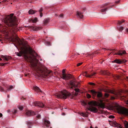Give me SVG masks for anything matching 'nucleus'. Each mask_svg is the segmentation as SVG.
<instances>
[{"instance_id": "nucleus-45", "label": "nucleus", "mask_w": 128, "mask_h": 128, "mask_svg": "<svg viewBox=\"0 0 128 128\" xmlns=\"http://www.w3.org/2000/svg\"><path fill=\"white\" fill-rule=\"evenodd\" d=\"M82 62H81V63H78L77 64V66H80V65H81L82 64Z\"/></svg>"}, {"instance_id": "nucleus-63", "label": "nucleus", "mask_w": 128, "mask_h": 128, "mask_svg": "<svg viewBox=\"0 0 128 128\" xmlns=\"http://www.w3.org/2000/svg\"><path fill=\"white\" fill-rule=\"evenodd\" d=\"M85 105H86V103H85Z\"/></svg>"}, {"instance_id": "nucleus-33", "label": "nucleus", "mask_w": 128, "mask_h": 128, "mask_svg": "<svg viewBox=\"0 0 128 128\" xmlns=\"http://www.w3.org/2000/svg\"><path fill=\"white\" fill-rule=\"evenodd\" d=\"M37 20V18H35L33 20H32V22H36Z\"/></svg>"}, {"instance_id": "nucleus-13", "label": "nucleus", "mask_w": 128, "mask_h": 128, "mask_svg": "<svg viewBox=\"0 0 128 128\" xmlns=\"http://www.w3.org/2000/svg\"><path fill=\"white\" fill-rule=\"evenodd\" d=\"M13 88L12 86H11L7 88V90H5L3 88L0 86V91L2 92H7V91H9L11 90Z\"/></svg>"}, {"instance_id": "nucleus-39", "label": "nucleus", "mask_w": 128, "mask_h": 128, "mask_svg": "<svg viewBox=\"0 0 128 128\" xmlns=\"http://www.w3.org/2000/svg\"><path fill=\"white\" fill-rule=\"evenodd\" d=\"M80 115L83 116H86V114L82 112L81 113Z\"/></svg>"}, {"instance_id": "nucleus-28", "label": "nucleus", "mask_w": 128, "mask_h": 128, "mask_svg": "<svg viewBox=\"0 0 128 128\" xmlns=\"http://www.w3.org/2000/svg\"><path fill=\"white\" fill-rule=\"evenodd\" d=\"M124 125L125 128H128V122L125 121L124 122Z\"/></svg>"}, {"instance_id": "nucleus-46", "label": "nucleus", "mask_w": 128, "mask_h": 128, "mask_svg": "<svg viewBox=\"0 0 128 128\" xmlns=\"http://www.w3.org/2000/svg\"><path fill=\"white\" fill-rule=\"evenodd\" d=\"M64 15L62 14H61L59 15V16L61 18H63Z\"/></svg>"}, {"instance_id": "nucleus-26", "label": "nucleus", "mask_w": 128, "mask_h": 128, "mask_svg": "<svg viewBox=\"0 0 128 128\" xmlns=\"http://www.w3.org/2000/svg\"><path fill=\"white\" fill-rule=\"evenodd\" d=\"M34 89L35 91H36L38 92H42V91L37 86L34 87Z\"/></svg>"}, {"instance_id": "nucleus-14", "label": "nucleus", "mask_w": 128, "mask_h": 128, "mask_svg": "<svg viewBox=\"0 0 128 128\" xmlns=\"http://www.w3.org/2000/svg\"><path fill=\"white\" fill-rule=\"evenodd\" d=\"M25 114L26 116H29L35 115V113L32 110H26V111Z\"/></svg>"}, {"instance_id": "nucleus-41", "label": "nucleus", "mask_w": 128, "mask_h": 128, "mask_svg": "<svg viewBox=\"0 0 128 128\" xmlns=\"http://www.w3.org/2000/svg\"><path fill=\"white\" fill-rule=\"evenodd\" d=\"M114 118V116L111 115L109 116V118Z\"/></svg>"}, {"instance_id": "nucleus-57", "label": "nucleus", "mask_w": 128, "mask_h": 128, "mask_svg": "<svg viewBox=\"0 0 128 128\" xmlns=\"http://www.w3.org/2000/svg\"><path fill=\"white\" fill-rule=\"evenodd\" d=\"M8 112H10V110H8Z\"/></svg>"}, {"instance_id": "nucleus-24", "label": "nucleus", "mask_w": 128, "mask_h": 128, "mask_svg": "<svg viewBox=\"0 0 128 128\" xmlns=\"http://www.w3.org/2000/svg\"><path fill=\"white\" fill-rule=\"evenodd\" d=\"M114 62L118 64H121L122 63V62L120 60L118 59H116L113 61Z\"/></svg>"}, {"instance_id": "nucleus-34", "label": "nucleus", "mask_w": 128, "mask_h": 128, "mask_svg": "<svg viewBox=\"0 0 128 128\" xmlns=\"http://www.w3.org/2000/svg\"><path fill=\"white\" fill-rule=\"evenodd\" d=\"M123 27L122 26H120L119 28H118V29L120 31H121L123 30Z\"/></svg>"}, {"instance_id": "nucleus-22", "label": "nucleus", "mask_w": 128, "mask_h": 128, "mask_svg": "<svg viewBox=\"0 0 128 128\" xmlns=\"http://www.w3.org/2000/svg\"><path fill=\"white\" fill-rule=\"evenodd\" d=\"M44 123L46 127H48L50 126V122L49 121L46 119H44Z\"/></svg>"}, {"instance_id": "nucleus-53", "label": "nucleus", "mask_w": 128, "mask_h": 128, "mask_svg": "<svg viewBox=\"0 0 128 128\" xmlns=\"http://www.w3.org/2000/svg\"><path fill=\"white\" fill-rule=\"evenodd\" d=\"M126 32H127L128 34V28H127L126 30Z\"/></svg>"}, {"instance_id": "nucleus-49", "label": "nucleus", "mask_w": 128, "mask_h": 128, "mask_svg": "<svg viewBox=\"0 0 128 128\" xmlns=\"http://www.w3.org/2000/svg\"><path fill=\"white\" fill-rule=\"evenodd\" d=\"M40 17H42V16H43V14H42V13L41 12H40Z\"/></svg>"}, {"instance_id": "nucleus-58", "label": "nucleus", "mask_w": 128, "mask_h": 128, "mask_svg": "<svg viewBox=\"0 0 128 128\" xmlns=\"http://www.w3.org/2000/svg\"><path fill=\"white\" fill-rule=\"evenodd\" d=\"M126 78L128 80V76H127Z\"/></svg>"}, {"instance_id": "nucleus-6", "label": "nucleus", "mask_w": 128, "mask_h": 128, "mask_svg": "<svg viewBox=\"0 0 128 128\" xmlns=\"http://www.w3.org/2000/svg\"><path fill=\"white\" fill-rule=\"evenodd\" d=\"M90 92L92 93L93 98H94L96 95V97L99 100L100 102L102 101L101 99L102 98V92H96L94 90H91Z\"/></svg>"}, {"instance_id": "nucleus-19", "label": "nucleus", "mask_w": 128, "mask_h": 128, "mask_svg": "<svg viewBox=\"0 0 128 128\" xmlns=\"http://www.w3.org/2000/svg\"><path fill=\"white\" fill-rule=\"evenodd\" d=\"M76 16L78 17L82 18H83L82 13L78 11L76 12Z\"/></svg>"}, {"instance_id": "nucleus-31", "label": "nucleus", "mask_w": 128, "mask_h": 128, "mask_svg": "<svg viewBox=\"0 0 128 128\" xmlns=\"http://www.w3.org/2000/svg\"><path fill=\"white\" fill-rule=\"evenodd\" d=\"M42 28L41 27H37L35 28V30H39L41 29Z\"/></svg>"}, {"instance_id": "nucleus-52", "label": "nucleus", "mask_w": 128, "mask_h": 128, "mask_svg": "<svg viewBox=\"0 0 128 128\" xmlns=\"http://www.w3.org/2000/svg\"><path fill=\"white\" fill-rule=\"evenodd\" d=\"M2 114L1 113H0V118H1L2 117Z\"/></svg>"}, {"instance_id": "nucleus-12", "label": "nucleus", "mask_w": 128, "mask_h": 128, "mask_svg": "<svg viewBox=\"0 0 128 128\" xmlns=\"http://www.w3.org/2000/svg\"><path fill=\"white\" fill-rule=\"evenodd\" d=\"M34 105L36 106H38L42 108L44 106V105L43 103L40 102H35L33 103Z\"/></svg>"}, {"instance_id": "nucleus-17", "label": "nucleus", "mask_w": 128, "mask_h": 128, "mask_svg": "<svg viewBox=\"0 0 128 128\" xmlns=\"http://www.w3.org/2000/svg\"><path fill=\"white\" fill-rule=\"evenodd\" d=\"M71 78V76L70 74H65L64 75L62 78L64 79H68Z\"/></svg>"}, {"instance_id": "nucleus-43", "label": "nucleus", "mask_w": 128, "mask_h": 128, "mask_svg": "<svg viewBox=\"0 0 128 128\" xmlns=\"http://www.w3.org/2000/svg\"><path fill=\"white\" fill-rule=\"evenodd\" d=\"M89 84L91 85H93V86H94L95 84L94 83H92V82H89Z\"/></svg>"}, {"instance_id": "nucleus-11", "label": "nucleus", "mask_w": 128, "mask_h": 128, "mask_svg": "<svg viewBox=\"0 0 128 128\" xmlns=\"http://www.w3.org/2000/svg\"><path fill=\"white\" fill-rule=\"evenodd\" d=\"M108 92L112 94H114V96H112L111 97V99L112 100H114L116 98H118L120 96L119 93H115L114 91L112 90H109L108 91Z\"/></svg>"}, {"instance_id": "nucleus-7", "label": "nucleus", "mask_w": 128, "mask_h": 128, "mask_svg": "<svg viewBox=\"0 0 128 128\" xmlns=\"http://www.w3.org/2000/svg\"><path fill=\"white\" fill-rule=\"evenodd\" d=\"M11 40L12 42L16 43L22 49V47L24 45V44L23 42L18 37L16 36L12 38Z\"/></svg>"}, {"instance_id": "nucleus-59", "label": "nucleus", "mask_w": 128, "mask_h": 128, "mask_svg": "<svg viewBox=\"0 0 128 128\" xmlns=\"http://www.w3.org/2000/svg\"><path fill=\"white\" fill-rule=\"evenodd\" d=\"M2 60V59L1 58H0V60Z\"/></svg>"}, {"instance_id": "nucleus-47", "label": "nucleus", "mask_w": 128, "mask_h": 128, "mask_svg": "<svg viewBox=\"0 0 128 128\" xmlns=\"http://www.w3.org/2000/svg\"><path fill=\"white\" fill-rule=\"evenodd\" d=\"M43 9L42 8H40V9L39 10V11L40 12H41L42 10Z\"/></svg>"}, {"instance_id": "nucleus-56", "label": "nucleus", "mask_w": 128, "mask_h": 128, "mask_svg": "<svg viewBox=\"0 0 128 128\" xmlns=\"http://www.w3.org/2000/svg\"><path fill=\"white\" fill-rule=\"evenodd\" d=\"M7 97H8V98H9V95H7Z\"/></svg>"}, {"instance_id": "nucleus-27", "label": "nucleus", "mask_w": 128, "mask_h": 128, "mask_svg": "<svg viewBox=\"0 0 128 128\" xmlns=\"http://www.w3.org/2000/svg\"><path fill=\"white\" fill-rule=\"evenodd\" d=\"M36 12V11H35L33 10H29V11L28 12L30 14H34Z\"/></svg>"}, {"instance_id": "nucleus-54", "label": "nucleus", "mask_w": 128, "mask_h": 128, "mask_svg": "<svg viewBox=\"0 0 128 128\" xmlns=\"http://www.w3.org/2000/svg\"><path fill=\"white\" fill-rule=\"evenodd\" d=\"M126 104H127L128 105V100H127L126 102Z\"/></svg>"}, {"instance_id": "nucleus-50", "label": "nucleus", "mask_w": 128, "mask_h": 128, "mask_svg": "<svg viewBox=\"0 0 128 128\" xmlns=\"http://www.w3.org/2000/svg\"><path fill=\"white\" fill-rule=\"evenodd\" d=\"M119 2H120V0H118V1H115V2L116 3L118 4Z\"/></svg>"}, {"instance_id": "nucleus-15", "label": "nucleus", "mask_w": 128, "mask_h": 128, "mask_svg": "<svg viewBox=\"0 0 128 128\" xmlns=\"http://www.w3.org/2000/svg\"><path fill=\"white\" fill-rule=\"evenodd\" d=\"M32 55L33 58V59L36 62H38V60L36 58L39 57V56L35 52V51L34 52L33 54H32Z\"/></svg>"}, {"instance_id": "nucleus-60", "label": "nucleus", "mask_w": 128, "mask_h": 128, "mask_svg": "<svg viewBox=\"0 0 128 128\" xmlns=\"http://www.w3.org/2000/svg\"><path fill=\"white\" fill-rule=\"evenodd\" d=\"M90 128H94L92 127V126H90Z\"/></svg>"}, {"instance_id": "nucleus-61", "label": "nucleus", "mask_w": 128, "mask_h": 128, "mask_svg": "<svg viewBox=\"0 0 128 128\" xmlns=\"http://www.w3.org/2000/svg\"><path fill=\"white\" fill-rule=\"evenodd\" d=\"M98 127L97 126H96L95 127V128H97Z\"/></svg>"}, {"instance_id": "nucleus-10", "label": "nucleus", "mask_w": 128, "mask_h": 128, "mask_svg": "<svg viewBox=\"0 0 128 128\" xmlns=\"http://www.w3.org/2000/svg\"><path fill=\"white\" fill-rule=\"evenodd\" d=\"M108 4V3H106L102 5L100 7V8H102L100 10V12H106L108 9V7L107 6Z\"/></svg>"}, {"instance_id": "nucleus-4", "label": "nucleus", "mask_w": 128, "mask_h": 128, "mask_svg": "<svg viewBox=\"0 0 128 128\" xmlns=\"http://www.w3.org/2000/svg\"><path fill=\"white\" fill-rule=\"evenodd\" d=\"M116 109L118 113L125 116H128V109L121 107L118 104L116 106Z\"/></svg>"}, {"instance_id": "nucleus-23", "label": "nucleus", "mask_w": 128, "mask_h": 128, "mask_svg": "<svg viewBox=\"0 0 128 128\" xmlns=\"http://www.w3.org/2000/svg\"><path fill=\"white\" fill-rule=\"evenodd\" d=\"M101 74L104 75H109L110 74L109 72L105 70L102 71Z\"/></svg>"}, {"instance_id": "nucleus-32", "label": "nucleus", "mask_w": 128, "mask_h": 128, "mask_svg": "<svg viewBox=\"0 0 128 128\" xmlns=\"http://www.w3.org/2000/svg\"><path fill=\"white\" fill-rule=\"evenodd\" d=\"M18 108L19 110H22L23 108V106H18Z\"/></svg>"}, {"instance_id": "nucleus-44", "label": "nucleus", "mask_w": 128, "mask_h": 128, "mask_svg": "<svg viewBox=\"0 0 128 128\" xmlns=\"http://www.w3.org/2000/svg\"><path fill=\"white\" fill-rule=\"evenodd\" d=\"M122 61V63H125L127 62V60H123Z\"/></svg>"}, {"instance_id": "nucleus-55", "label": "nucleus", "mask_w": 128, "mask_h": 128, "mask_svg": "<svg viewBox=\"0 0 128 128\" xmlns=\"http://www.w3.org/2000/svg\"><path fill=\"white\" fill-rule=\"evenodd\" d=\"M62 115H65V114L64 113H63L62 114Z\"/></svg>"}, {"instance_id": "nucleus-37", "label": "nucleus", "mask_w": 128, "mask_h": 128, "mask_svg": "<svg viewBox=\"0 0 128 128\" xmlns=\"http://www.w3.org/2000/svg\"><path fill=\"white\" fill-rule=\"evenodd\" d=\"M65 70H62V77L63 76H64V75H65V74H65Z\"/></svg>"}, {"instance_id": "nucleus-18", "label": "nucleus", "mask_w": 128, "mask_h": 128, "mask_svg": "<svg viewBox=\"0 0 128 128\" xmlns=\"http://www.w3.org/2000/svg\"><path fill=\"white\" fill-rule=\"evenodd\" d=\"M126 52L124 50L123 51H121V50H119L118 51V53H115V54H114V55H122L123 54H126Z\"/></svg>"}, {"instance_id": "nucleus-51", "label": "nucleus", "mask_w": 128, "mask_h": 128, "mask_svg": "<svg viewBox=\"0 0 128 128\" xmlns=\"http://www.w3.org/2000/svg\"><path fill=\"white\" fill-rule=\"evenodd\" d=\"M109 50H110L111 51H113L115 50H114L112 49H110Z\"/></svg>"}, {"instance_id": "nucleus-29", "label": "nucleus", "mask_w": 128, "mask_h": 128, "mask_svg": "<svg viewBox=\"0 0 128 128\" xmlns=\"http://www.w3.org/2000/svg\"><path fill=\"white\" fill-rule=\"evenodd\" d=\"M49 20L48 19H46L44 22V25H46V24L48 23L49 22Z\"/></svg>"}, {"instance_id": "nucleus-48", "label": "nucleus", "mask_w": 128, "mask_h": 128, "mask_svg": "<svg viewBox=\"0 0 128 128\" xmlns=\"http://www.w3.org/2000/svg\"><path fill=\"white\" fill-rule=\"evenodd\" d=\"M17 111L16 110H14V112H13V114H15L17 112Z\"/></svg>"}, {"instance_id": "nucleus-21", "label": "nucleus", "mask_w": 128, "mask_h": 128, "mask_svg": "<svg viewBox=\"0 0 128 128\" xmlns=\"http://www.w3.org/2000/svg\"><path fill=\"white\" fill-rule=\"evenodd\" d=\"M74 89L75 92H74L72 94L74 96H76L78 94V93L79 92L80 90L78 88H75Z\"/></svg>"}, {"instance_id": "nucleus-9", "label": "nucleus", "mask_w": 128, "mask_h": 128, "mask_svg": "<svg viewBox=\"0 0 128 128\" xmlns=\"http://www.w3.org/2000/svg\"><path fill=\"white\" fill-rule=\"evenodd\" d=\"M70 84L72 86L70 87V88L71 89H72L74 87L75 88L77 87L78 85L79 84V83L77 82L76 80H71L70 82Z\"/></svg>"}, {"instance_id": "nucleus-2", "label": "nucleus", "mask_w": 128, "mask_h": 128, "mask_svg": "<svg viewBox=\"0 0 128 128\" xmlns=\"http://www.w3.org/2000/svg\"><path fill=\"white\" fill-rule=\"evenodd\" d=\"M31 66L33 69L38 74V76H41L45 78L50 73L45 67L42 65L38 66L36 63H33L32 64Z\"/></svg>"}, {"instance_id": "nucleus-38", "label": "nucleus", "mask_w": 128, "mask_h": 128, "mask_svg": "<svg viewBox=\"0 0 128 128\" xmlns=\"http://www.w3.org/2000/svg\"><path fill=\"white\" fill-rule=\"evenodd\" d=\"M109 96V94H108L107 93H105V94L104 96L106 97V98L108 97V96Z\"/></svg>"}, {"instance_id": "nucleus-25", "label": "nucleus", "mask_w": 128, "mask_h": 128, "mask_svg": "<svg viewBox=\"0 0 128 128\" xmlns=\"http://www.w3.org/2000/svg\"><path fill=\"white\" fill-rule=\"evenodd\" d=\"M26 124L28 126V128H31V126L32 124V123L30 121L27 122Z\"/></svg>"}, {"instance_id": "nucleus-16", "label": "nucleus", "mask_w": 128, "mask_h": 128, "mask_svg": "<svg viewBox=\"0 0 128 128\" xmlns=\"http://www.w3.org/2000/svg\"><path fill=\"white\" fill-rule=\"evenodd\" d=\"M96 74V73L94 72L93 73H91L90 74H88L86 72H84L82 74V75L84 76H86V77H88L90 78L91 76H93Z\"/></svg>"}, {"instance_id": "nucleus-35", "label": "nucleus", "mask_w": 128, "mask_h": 128, "mask_svg": "<svg viewBox=\"0 0 128 128\" xmlns=\"http://www.w3.org/2000/svg\"><path fill=\"white\" fill-rule=\"evenodd\" d=\"M46 45L48 46H50V43L48 42H46Z\"/></svg>"}, {"instance_id": "nucleus-3", "label": "nucleus", "mask_w": 128, "mask_h": 128, "mask_svg": "<svg viewBox=\"0 0 128 128\" xmlns=\"http://www.w3.org/2000/svg\"><path fill=\"white\" fill-rule=\"evenodd\" d=\"M88 104L89 106L88 108L89 110L94 113H96L98 112V109L95 107L96 105V102L92 101L88 102Z\"/></svg>"}, {"instance_id": "nucleus-36", "label": "nucleus", "mask_w": 128, "mask_h": 128, "mask_svg": "<svg viewBox=\"0 0 128 128\" xmlns=\"http://www.w3.org/2000/svg\"><path fill=\"white\" fill-rule=\"evenodd\" d=\"M86 96L88 98H90L91 97V95L88 94H86Z\"/></svg>"}, {"instance_id": "nucleus-1", "label": "nucleus", "mask_w": 128, "mask_h": 128, "mask_svg": "<svg viewBox=\"0 0 128 128\" xmlns=\"http://www.w3.org/2000/svg\"><path fill=\"white\" fill-rule=\"evenodd\" d=\"M14 14H12L9 15H6L2 21L8 27L11 28V29L14 33L18 31L17 26L18 20L15 17H13Z\"/></svg>"}, {"instance_id": "nucleus-5", "label": "nucleus", "mask_w": 128, "mask_h": 128, "mask_svg": "<svg viewBox=\"0 0 128 128\" xmlns=\"http://www.w3.org/2000/svg\"><path fill=\"white\" fill-rule=\"evenodd\" d=\"M71 95V94L70 93L66 90H64L57 94L56 96L59 98L66 99L68 97L70 96Z\"/></svg>"}, {"instance_id": "nucleus-8", "label": "nucleus", "mask_w": 128, "mask_h": 128, "mask_svg": "<svg viewBox=\"0 0 128 128\" xmlns=\"http://www.w3.org/2000/svg\"><path fill=\"white\" fill-rule=\"evenodd\" d=\"M16 54L18 56H21L23 55L25 59L27 60L29 58L28 55V52L26 50H22L19 52L16 53Z\"/></svg>"}, {"instance_id": "nucleus-62", "label": "nucleus", "mask_w": 128, "mask_h": 128, "mask_svg": "<svg viewBox=\"0 0 128 128\" xmlns=\"http://www.w3.org/2000/svg\"><path fill=\"white\" fill-rule=\"evenodd\" d=\"M50 128H52V127H50Z\"/></svg>"}, {"instance_id": "nucleus-30", "label": "nucleus", "mask_w": 128, "mask_h": 128, "mask_svg": "<svg viewBox=\"0 0 128 128\" xmlns=\"http://www.w3.org/2000/svg\"><path fill=\"white\" fill-rule=\"evenodd\" d=\"M124 20H122V21H118V24L120 25L123 22H124Z\"/></svg>"}, {"instance_id": "nucleus-20", "label": "nucleus", "mask_w": 128, "mask_h": 128, "mask_svg": "<svg viewBox=\"0 0 128 128\" xmlns=\"http://www.w3.org/2000/svg\"><path fill=\"white\" fill-rule=\"evenodd\" d=\"M1 57L2 58H4V60L6 61H8L9 59L11 58L10 56H6L2 55L1 56Z\"/></svg>"}, {"instance_id": "nucleus-40", "label": "nucleus", "mask_w": 128, "mask_h": 128, "mask_svg": "<svg viewBox=\"0 0 128 128\" xmlns=\"http://www.w3.org/2000/svg\"><path fill=\"white\" fill-rule=\"evenodd\" d=\"M100 107L102 108H104V106L103 104H101L100 105Z\"/></svg>"}, {"instance_id": "nucleus-42", "label": "nucleus", "mask_w": 128, "mask_h": 128, "mask_svg": "<svg viewBox=\"0 0 128 128\" xmlns=\"http://www.w3.org/2000/svg\"><path fill=\"white\" fill-rule=\"evenodd\" d=\"M36 117L37 118H38L39 119H40L41 117V116H40V115L38 114V115H37V116Z\"/></svg>"}]
</instances>
